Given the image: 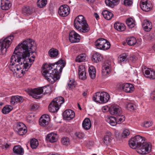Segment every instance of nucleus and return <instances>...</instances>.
I'll return each instance as SVG.
<instances>
[{
  "label": "nucleus",
  "mask_w": 155,
  "mask_h": 155,
  "mask_svg": "<svg viewBox=\"0 0 155 155\" xmlns=\"http://www.w3.org/2000/svg\"><path fill=\"white\" fill-rule=\"evenodd\" d=\"M32 39H28L24 41L17 46L12 56L8 67L15 76L21 77L27 71L35 61V56L32 55L36 47Z\"/></svg>",
  "instance_id": "obj_1"
},
{
  "label": "nucleus",
  "mask_w": 155,
  "mask_h": 155,
  "mask_svg": "<svg viewBox=\"0 0 155 155\" xmlns=\"http://www.w3.org/2000/svg\"><path fill=\"white\" fill-rule=\"evenodd\" d=\"M65 65V61L62 60H59L55 64H45L42 67V74L48 81L53 83L60 79V74Z\"/></svg>",
  "instance_id": "obj_2"
},
{
  "label": "nucleus",
  "mask_w": 155,
  "mask_h": 155,
  "mask_svg": "<svg viewBox=\"0 0 155 155\" xmlns=\"http://www.w3.org/2000/svg\"><path fill=\"white\" fill-rule=\"evenodd\" d=\"M130 147L133 149L137 148V152L141 154L150 153L151 150L152 145L150 142H145L144 139L140 135H136L129 141Z\"/></svg>",
  "instance_id": "obj_3"
},
{
  "label": "nucleus",
  "mask_w": 155,
  "mask_h": 155,
  "mask_svg": "<svg viewBox=\"0 0 155 155\" xmlns=\"http://www.w3.org/2000/svg\"><path fill=\"white\" fill-rule=\"evenodd\" d=\"M74 25L75 28L80 32L86 33L90 30L86 20L82 15H78L75 18Z\"/></svg>",
  "instance_id": "obj_4"
},
{
  "label": "nucleus",
  "mask_w": 155,
  "mask_h": 155,
  "mask_svg": "<svg viewBox=\"0 0 155 155\" xmlns=\"http://www.w3.org/2000/svg\"><path fill=\"white\" fill-rule=\"evenodd\" d=\"M51 86L49 85H46L42 87H39L33 89H28L27 90V92L32 97L38 99L41 97L40 95L41 94L49 93L51 91Z\"/></svg>",
  "instance_id": "obj_5"
},
{
  "label": "nucleus",
  "mask_w": 155,
  "mask_h": 155,
  "mask_svg": "<svg viewBox=\"0 0 155 155\" xmlns=\"http://www.w3.org/2000/svg\"><path fill=\"white\" fill-rule=\"evenodd\" d=\"M109 99V94L107 92L104 91L96 93L93 97L94 101L99 104L106 103Z\"/></svg>",
  "instance_id": "obj_6"
},
{
  "label": "nucleus",
  "mask_w": 155,
  "mask_h": 155,
  "mask_svg": "<svg viewBox=\"0 0 155 155\" xmlns=\"http://www.w3.org/2000/svg\"><path fill=\"white\" fill-rule=\"evenodd\" d=\"M94 46L97 49L105 50L108 49L110 48V44L106 39L103 38H100L95 41Z\"/></svg>",
  "instance_id": "obj_7"
},
{
  "label": "nucleus",
  "mask_w": 155,
  "mask_h": 155,
  "mask_svg": "<svg viewBox=\"0 0 155 155\" xmlns=\"http://www.w3.org/2000/svg\"><path fill=\"white\" fill-rule=\"evenodd\" d=\"M14 38V36L11 35L0 41V54L2 53L3 49L8 48L9 47Z\"/></svg>",
  "instance_id": "obj_8"
},
{
  "label": "nucleus",
  "mask_w": 155,
  "mask_h": 155,
  "mask_svg": "<svg viewBox=\"0 0 155 155\" xmlns=\"http://www.w3.org/2000/svg\"><path fill=\"white\" fill-rule=\"evenodd\" d=\"M70 9L67 5H64L60 6L58 9V13L62 17H65L68 15L70 13Z\"/></svg>",
  "instance_id": "obj_9"
},
{
  "label": "nucleus",
  "mask_w": 155,
  "mask_h": 155,
  "mask_svg": "<svg viewBox=\"0 0 155 155\" xmlns=\"http://www.w3.org/2000/svg\"><path fill=\"white\" fill-rule=\"evenodd\" d=\"M64 99L61 97H56L51 101L49 107H61L64 103Z\"/></svg>",
  "instance_id": "obj_10"
},
{
  "label": "nucleus",
  "mask_w": 155,
  "mask_h": 155,
  "mask_svg": "<svg viewBox=\"0 0 155 155\" xmlns=\"http://www.w3.org/2000/svg\"><path fill=\"white\" fill-rule=\"evenodd\" d=\"M140 6L141 9L145 12L150 11L152 7L151 3L148 2L147 0H141Z\"/></svg>",
  "instance_id": "obj_11"
},
{
  "label": "nucleus",
  "mask_w": 155,
  "mask_h": 155,
  "mask_svg": "<svg viewBox=\"0 0 155 155\" xmlns=\"http://www.w3.org/2000/svg\"><path fill=\"white\" fill-rule=\"evenodd\" d=\"M80 36L74 31H72L70 33L69 38L71 43L78 42L80 41Z\"/></svg>",
  "instance_id": "obj_12"
},
{
  "label": "nucleus",
  "mask_w": 155,
  "mask_h": 155,
  "mask_svg": "<svg viewBox=\"0 0 155 155\" xmlns=\"http://www.w3.org/2000/svg\"><path fill=\"white\" fill-rule=\"evenodd\" d=\"M63 118L65 120H70L74 117L75 113L71 110H66L63 113Z\"/></svg>",
  "instance_id": "obj_13"
},
{
  "label": "nucleus",
  "mask_w": 155,
  "mask_h": 155,
  "mask_svg": "<svg viewBox=\"0 0 155 155\" xmlns=\"http://www.w3.org/2000/svg\"><path fill=\"white\" fill-rule=\"evenodd\" d=\"M50 120L49 116L47 114L43 115L39 120V124L41 126H45L48 125Z\"/></svg>",
  "instance_id": "obj_14"
},
{
  "label": "nucleus",
  "mask_w": 155,
  "mask_h": 155,
  "mask_svg": "<svg viewBox=\"0 0 155 155\" xmlns=\"http://www.w3.org/2000/svg\"><path fill=\"white\" fill-rule=\"evenodd\" d=\"M144 76L150 79H155V71L153 69L147 68L143 72Z\"/></svg>",
  "instance_id": "obj_15"
},
{
  "label": "nucleus",
  "mask_w": 155,
  "mask_h": 155,
  "mask_svg": "<svg viewBox=\"0 0 155 155\" xmlns=\"http://www.w3.org/2000/svg\"><path fill=\"white\" fill-rule=\"evenodd\" d=\"M121 87L123 90L127 93H132L134 90V86L129 83H125L122 84Z\"/></svg>",
  "instance_id": "obj_16"
},
{
  "label": "nucleus",
  "mask_w": 155,
  "mask_h": 155,
  "mask_svg": "<svg viewBox=\"0 0 155 155\" xmlns=\"http://www.w3.org/2000/svg\"><path fill=\"white\" fill-rule=\"evenodd\" d=\"M24 100L23 98L18 95L12 96L11 99L10 103L12 105L22 102Z\"/></svg>",
  "instance_id": "obj_17"
},
{
  "label": "nucleus",
  "mask_w": 155,
  "mask_h": 155,
  "mask_svg": "<svg viewBox=\"0 0 155 155\" xmlns=\"http://www.w3.org/2000/svg\"><path fill=\"white\" fill-rule=\"evenodd\" d=\"M1 8L3 10H8L12 6V4L9 0H0Z\"/></svg>",
  "instance_id": "obj_18"
},
{
  "label": "nucleus",
  "mask_w": 155,
  "mask_h": 155,
  "mask_svg": "<svg viewBox=\"0 0 155 155\" xmlns=\"http://www.w3.org/2000/svg\"><path fill=\"white\" fill-rule=\"evenodd\" d=\"M109 111L111 114L116 116L122 114V111L120 107H109Z\"/></svg>",
  "instance_id": "obj_19"
},
{
  "label": "nucleus",
  "mask_w": 155,
  "mask_h": 155,
  "mask_svg": "<svg viewBox=\"0 0 155 155\" xmlns=\"http://www.w3.org/2000/svg\"><path fill=\"white\" fill-rule=\"evenodd\" d=\"M46 139L51 143L55 142L58 140V136L56 134L51 133L48 134Z\"/></svg>",
  "instance_id": "obj_20"
},
{
  "label": "nucleus",
  "mask_w": 155,
  "mask_h": 155,
  "mask_svg": "<svg viewBox=\"0 0 155 155\" xmlns=\"http://www.w3.org/2000/svg\"><path fill=\"white\" fill-rule=\"evenodd\" d=\"M142 27L144 30L146 31H150L152 28L151 23L147 20H144L142 24Z\"/></svg>",
  "instance_id": "obj_21"
},
{
  "label": "nucleus",
  "mask_w": 155,
  "mask_h": 155,
  "mask_svg": "<svg viewBox=\"0 0 155 155\" xmlns=\"http://www.w3.org/2000/svg\"><path fill=\"white\" fill-rule=\"evenodd\" d=\"M110 65L109 64H104L102 67V74L103 76H106L108 74L110 70Z\"/></svg>",
  "instance_id": "obj_22"
},
{
  "label": "nucleus",
  "mask_w": 155,
  "mask_h": 155,
  "mask_svg": "<svg viewBox=\"0 0 155 155\" xmlns=\"http://www.w3.org/2000/svg\"><path fill=\"white\" fill-rule=\"evenodd\" d=\"M129 59L128 54L123 53L120 54L118 58V61L119 63L126 62Z\"/></svg>",
  "instance_id": "obj_23"
},
{
  "label": "nucleus",
  "mask_w": 155,
  "mask_h": 155,
  "mask_svg": "<svg viewBox=\"0 0 155 155\" xmlns=\"http://www.w3.org/2000/svg\"><path fill=\"white\" fill-rule=\"evenodd\" d=\"M126 41L128 45L130 46H133L136 44L138 45H140V42L139 43L134 37L128 38L126 39Z\"/></svg>",
  "instance_id": "obj_24"
},
{
  "label": "nucleus",
  "mask_w": 155,
  "mask_h": 155,
  "mask_svg": "<svg viewBox=\"0 0 155 155\" xmlns=\"http://www.w3.org/2000/svg\"><path fill=\"white\" fill-rule=\"evenodd\" d=\"M105 3L107 5L111 8H113L119 3V0H105Z\"/></svg>",
  "instance_id": "obj_25"
},
{
  "label": "nucleus",
  "mask_w": 155,
  "mask_h": 155,
  "mask_svg": "<svg viewBox=\"0 0 155 155\" xmlns=\"http://www.w3.org/2000/svg\"><path fill=\"white\" fill-rule=\"evenodd\" d=\"M82 125L84 129L86 130L89 129L91 126L90 119L88 118H85L83 121Z\"/></svg>",
  "instance_id": "obj_26"
},
{
  "label": "nucleus",
  "mask_w": 155,
  "mask_h": 155,
  "mask_svg": "<svg viewBox=\"0 0 155 155\" xmlns=\"http://www.w3.org/2000/svg\"><path fill=\"white\" fill-rule=\"evenodd\" d=\"M103 57L100 53L96 52L93 55L92 58V61L94 62L97 63L102 60Z\"/></svg>",
  "instance_id": "obj_27"
},
{
  "label": "nucleus",
  "mask_w": 155,
  "mask_h": 155,
  "mask_svg": "<svg viewBox=\"0 0 155 155\" xmlns=\"http://www.w3.org/2000/svg\"><path fill=\"white\" fill-rule=\"evenodd\" d=\"M114 28L117 31H124L125 29V27L123 23H120L117 22L114 24Z\"/></svg>",
  "instance_id": "obj_28"
},
{
  "label": "nucleus",
  "mask_w": 155,
  "mask_h": 155,
  "mask_svg": "<svg viewBox=\"0 0 155 155\" xmlns=\"http://www.w3.org/2000/svg\"><path fill=\"white\" fill-rule=\"evenodd\" d=\"M112 134L110 132H107L104 138V142L105 144L109 143L112 139L111 137Z\"/></svg>",
  "instance_id": "obj_29"
},
{
  "label": "nucleus",
  "mask_w": 155,
  "mask_h": 155,
  "mask_svg": "<svg viewBox=\"0 0 155 155\" xmlns=\"http://www.w3.org/2000/svg\"><path fill=\"white\" fill-rule=\"evenodd\" d=\"M13 152L17 154L22 155L24 154V150L20 146H15L14 147Z\"/></svg>",
  "instance_id": "obj_30"
},
{
  "label": "nucleus",
  "mask_w": 155,
  "mask_h": 155,
  "mask_svg": "<svg viewBox=\"0 0 155 155\" xmlns=\"http://www.w3.org/2000/svg\"><path fill=\"white\" fill-rule=\"evenodd\" d=\"M23 13L25 15L27 16L31 15L33 12V11L32 8L29 6H25L22 8Z\"/></svg>",
  "instance_id": "obj_31"
},
{
  "label": "nucleus",
  "mask_w": 155,
  "mask_h": 155,
  "mask_svg": "<svg viewBox=\"0 0 155 155\" xmlns=\"http://www.w3.org/2000/svg\"><path fill=\"white\" fill-rule=\"evenodd\" d=\"M102 15L105 19L108 20L111 19L113 16V15L112 12L106 10L103 11Z\"/></svg>",
  "instance_id": "obj_32"
},
{
  "label": "nucleus",
  "mask_w": 155,
  "mask_h": 155,
  "mask_svg": "<svg viewBox=\"0 0 155 155\" xmlns=\"http://www.w3.org/2000/svg\"><path fill=\"white\" fill-rule=\"evenodd\" d=\"M88 72L91 78L94 79L96 75V71L94 67L93 66H90L88 69Z\"/></svg>",
  "instance_id": "obj_33"
},
{
  "label": "nucleus",
  "mask_w": 155,
  "mask_h": 155,
  "mask_svg": "<svg viewBox=\"0 0 155 155\" xmlns=\"http://www.w3.org/2000/svg\"><path fill=\"white\" fill-rule=\"evenodd\" d=\"M58 54V50L54 48H51L48 51L49 55L51 58H56Z\"/></svg>",
  "instance_id": "obj_34"
},
{
  "label": "nucleus",
  "mask_w": 155,
  "mask_h": 155,
  "mask_svg": "<svg viewBox=\"0 0 155 155\" xmlns=\"http://www.w3.org/2000/svg\"><path fill=\"white\" fill-rule=\"evenodd\" d=\"M126 23L129 28H132L135 26L134 20L131 18H129L127 19Z\"/></svg>",
  "instance_id": "obj_35"
},
{
  "label": "nucleus",
  "mask_w": 155,
  "mask_h": 155,
  "mask_svg": "<svg viewBox=\"0 0 155 155\" xmlns=\"http://www.w3.org/2000/svg\"><path fill=\"white\" fill-rule=\"evenodd\" d=\"M30 144L31 148L32 149H35L38 145V141L35 138L32 139L30 140Z\"/></svg>",
  "instance_id": "obj_36"
},
{
  "label": "nucleus",
  "mask_w": 155,
  "mask_h": 155,
  "mask_svg": "<svg viewBox=\"0 0 155 155\" xmlns=\"http://www.w3.org/2000/svg\"><path fill=\"white\" fill-rule=\"evenodd\" d=\"M112 126H115L117 123L116 117H110L106 120Z\"/></svg>",
  "instance_id": "obj_37"
},
{
  "label": "nucleus",
  "mask_w": 155,
  "mask_h": 155,
  "mask_svg": "<svg viewBox=\"0 0 155 155\" xmlns=\"http://www.w3.org/2000/svg\"><path fill=\"white\" fill-rule=\"evenodd\" d=\"M86 58V55L85 54H81L78 55L76 58L75 61L78 62L84 61Z\"/></svg>",
  "instance_id": "obj_38"
},
{
  "label": "nucleus",
  "mask_w": 155,
  "mask_h": 155,
  "mask_svg": "<svg viewBox=\"0 0 155 155\" xmlns=\"http://www.w3.org/2000/svg\"><path fill=\"white\" fill-rule=\"evenodd\" d=\"M47 3V0H38L37 2V6L40 8H42L45 6Z\"/></svg>",
  "instance_id": "obj_39"
},
{
  "label": "nucleus",
  "mask_w": 155,
  "mask_h": 155,
  "mask_svg": "<svg viewBox=\"0 0 155 155\" xmlns=\"http://www.w3.org/2000/svg\"><path fill=\"white\" fill-rule=\"evenodd\" d=\"M117 124H120L124 121L125 119V116L122 115H118L116 117Z\"/></svg>",
  "instance_id": "obj_40"
},
{
  "label": "nucleus",
  "mask_w": 155,
  "mask_h": 155,
  "mask_svg": "<svg viewBox=\"0 0 155 155\" xmlns=\"http://www.w3.org/2000/svg\"><path fill=\"white\" fill-rule=\"evenodd\" d=\"M26 127L25 125L22 123L19 122L17 123L16 127L15 129V130L18 131V130L21 129L24 127L25 128Z\"/></svg>",
  "instance_id": "obj_41"
},
{
  "label": "nucleus",
  "mask_w": 155,
  "mask_h": 155,
  "mask_svg": "<svg viewBox=\"0 0 155 155\" xmlns=\"http://www.w3.org/2000/svg\"><path fill=\"white\" fill-rule=\"evenodd\" d=\"M75 81L73 79H70L69 82L68 83L67 88L69 89H72L75 87Z\"/></svg>",
  "instance_id": "obj_42"
},
{
  "label": "nucleus",
  "mask_w": 155,
  "mask_h": 155,
  "mask_svg": "<svg viewBox=\"0 0 155 155\" xmlns=\"http://www.w3.org/2000/svg\"><path fill=\"white\" fill-rule=\"evenodd\" d=\"M61 142L62 143L65 145H68L70 144L69 139L67 137H64L61 139Z\"/></svg>",
  "instance_id": "obj_43"
},
{
  "label": "nucleus",
  "mask_w": 155,
  "mask_h": 155,
  "mask_svg": "<svg viewBox=\"0 0 155 155\" xmlns=\"http://www.w3.org/2000/svg\"><path fill=\"white\" fill-rule=\"evenodd\" d=\"M13 110V107H3L2 110V113L4 114L9 113Z\"/></svg>",
  "instance_id": "obj_44"
},
{
  "label": "nucleus",
  "mask_w": 155,
  "mask_h": 155,
  "mask_svg": "<svg viewBox=\"0 0 155 155\" xmlns=\"http://www.w3.org/2000/svg\"><path fill=\"white\" fill-rule=\"evenodd\" d=\"M18 134L20 135H23L25 134L27 132V127L23 128L21 129L18 130V131H15Z\"/></svg>",
  "instance_id": "obj_45"
},
{
  "label": "nucleus",
  "mask_w": 155,
  "mask_h": 155,
  "mask_svg": "<svg viewBox=\"0 0 155 155\" xmlns=\"http://www.w3.org/2000/svg\"><path fill=\"white\" fill-rule=\"evenodd\" d=\"M38 109L37 107H28L26 113L28 114H32Z\"/></svg>",
  "instance_id": "obj_46"
},
{
  "label": "nucleus",
  "mask_w": 155,
  "mask_h": 155,
  "mask_svg": "<svg viewBox=\"0 0 155 155\" xmlns=\"http://www.w3.org/2000/svg\"><path fill=\"white\" fill-rule=\"evenodd\" d=\"M60 107H48L49 111L51 113H55L59 110Z\"/></svg>",
  "instance_id": "obj_47"
},
{
  "label": "nucleus",
  "mask_w": 155,
  "mask_h": 155,
  "mask_svg": "<svg viewBox=\"0 0 155 155\" xmlns=\"http://www.w3.org/2000/svg\"><path fill=\"white\" fill-rule=\"evenodd\" d=\"M86 72L78 73L79 78L83 80H85L86 78Z\"/></svg>",
  "instance_id": "obj_48"
},
{
  "label": "nucleus",
  "mask_w": 155,
  "mask_h": 155,
  "mask_svg": "<svg viewBox=\"0 0 155 155\" xmlns=\"http://www.w3.org/2000/svg\"><path fill=\"white\" fill-rule=\"evenodd\" d=\"M152 123L150 121H146L144 122L142 126L145 127H149L152 125Z\"/></svg>",
  "instance_id": "obj_49"
},
{
  "label": "nucleus",
  "mask_w": 155,
  "mask_h": 155,
  "mask_svg": "<svg viewBox=\"0 0 155 155\" xmlns=\"http://www.w3.org/2000/svg\"><path fill=\"white\" fill-rule=\"evenodd\" d=\"M76 136L80 139L83 138L84 136V134L81 132H76L75 134Z\"/></svg>",
  "instance_id": "obj_50"
},
{
  "label": "nucleus",
  "mask_w": 155,
  "mask_h": 155,
  "mask_svg": "<svg viewBox=\"0 0 155 155\" xmlns=\"http://www.w3.org/2000/svg\"><path fill=\"white\" fill-rule=\"evenodd\" d=\"M78 73L86 72L85 67L83 65H80L78 67Z\"/></svg>",
  "instance_id": "obj_51"
},
{
  "label": "nucleus",
  "mask_w": 155,
  "mask_h": 155,
  "mask_svg": "<svg viewBox=\"0 0 155 155\" xmlns=\"http://www.w3.org/2000/svg\"><path fill=\"white\" fill-rule=\"evenodd\" d=\"M124 4L126 6H130L133 4L132 0H124Z\"/></svg>",
  "instance_id": "obj_52"
},
{
  "label": "nucleus",
  "mask_w": 155,
  "mask_h": 155,
  "mask_svg": "<svg viewBox=\"0 0 155 155\" xmlns=\"http://www.w3.org/2000/svg\"><path fill=\"white\" fill-rule=\"evenodd\" d=\"M137 102H133L131 101L130 102L128 103L127 104V107H134V106H138V105L137 104Z\"/></svg>",
  "instance_id": "obj_53"
},
{
  "label": "nucleus",
  "mask_w": 155,
  "mask_h": 155,
  "mask_svg": "<svg viewBox=\"0 0 155 155\" xmlns=\"http://www.w3.org/2000/svg\"><path fill=\"white\" fill-rule=\"evenodd\" d=\"M130 134V131L128 129H126L124 130L123 133V136L125 137Z\"/></svg>",
  "instance_id": "obj_54"
},
{
  "label": "nucleus",
  "mask_w": 155,
  "mask_h": 155,
  "mask_svg": "<svg viewBox=\"0 0 155 155\" xmlns=\"http://www.w3.org/2000/svg\"><path fill=\"white\" fill-rule=\"evenodd\" d=\"M150 98L152 100L155 101V91H153L150 95Z\"/></svg>",
  "instance_id": "obj_55"
},
{
  "label": "nucleus",
  "mask_w": 155,
  "mask_h": 155,
  "mask_svg": "<svg viewBox=\"0 0 155 155\" xmlns=\"http://www.w3.org/2000/svg\"><path fill=\"white\" fill-rule=\"evenodd\" d=\"M109 107H102V110L104 112H106L107 110L109 111Z\"/></svg>",
  "instance_id": "obj_56"
},
{
  "label": "nucleus",
  "mask_w": 155,
  "mask_h": 155,
  "mask_svg": "<svg viewBox=\"0 0 155 155\" xmlns=\"http://www.w3.org/2000/svg\"><path fill=\"white\" fill-rule=\"evenodd\" d=\"M127 109L130 111H133L135 110L134 107H126Z\"/></svg>",
  "instance_id": "obj_57"
},
{
  "label": "nucleus",
  "mask_w": 155,
  "mask_h": 155,
  "mask_svg": "<svg viewBox=\"0 0 155 155\" xmlns=\"http://www.w3.org/2000/svg\"><path fill=\"white\" fill-rule=\"evenodd\" d=\"M130 59L132 61H134L135 60V56L134 55L131 56L130 58Z\"/></svg>",
  "instance_id": "obj_58"
},
{
  "label": "nucleus",
  "mask_w": 155,
  "mask_h": 155,
  "mask_svg": "<svg viewBox=\"0 0 155 155\" xmlns=\"http://www.w3.org/2000/svg\"><path fill=\"white\" fill-rule=\"evenodd\" d=\"M94 15L96 19L98 20L99 18V16L98 14L96 13H95Z\"/></svg>",
  "instance_id": "obj_59"
},
{
  "label": "nucleus",
  "mask_w": 155,
  "mask_h": 155,
  "mask_svg": "<svg viewBox=\"0 0 155 155\" xmlns=\"http://www.w3.org/2000/svg\"><path fill=\"white\" fill-rule=\"evenodd\" d=\"M87 94V92L84 91L83 92L82 95L84 97H86Z\"/></svg>",
  "instance_id": "obj_60"
},
{
  "label": "nucleus",
  "mask_w": 155,
  "mask_h": 155,
  "mask_svg": "<svg viewBox=\"0 0 155 155\" xmlns=\"http://www.w3.org/2000/svg\"><path fill=\"white\" fill-rule=\"evenodd\" d=\"M9 147V145L7 143H6L5 145V147L6 148H8Z\"/></svg>",
  "instance_id": "obj_61"
},
{
  "label": "nucleus",
  "mask_w": 155,
  "mask_h": 155,
  "mask_svg": "<svg viewBox=\"0 0 155 155\" xmlns=\"http://www.w3.org/2000/svg\"><path fill=\"white\" fill-rule=\"evenodd\" d=\"M49 155H60L59 154H58L57 153H50Z\"/></svg>",
  "instance_id": "obj_62"
},
{
  "label": "nucleus",
  "mask_w": 155,
  "mask_h": 155,
  "mask_svg": "<svg viewBox=\"0 0 155 155\" xmlns=\"http://www.w3.org/2000/svg\"><path fill=\"white\" fill-rule=\"evenodd\" d=\"M4 105V103L2 102H0V106Z\"/></svg>",
  "instance_id": "obj_63"
},
{
  "label": "nucleus",
  "mask_w": 155,
  "mask_h": 155,
  "mask_svg": "<svg viewBox=\"0 0 155 155\" xmlns=\"http://www.w3.org/2000/svg\"><path fill=\"white\" fill-rule=\"evenodd\" d=\"M153 50L155 51V44L153 46Z\"/></svg>",
  "instance_id": "obj_64"
}]
</instances>
